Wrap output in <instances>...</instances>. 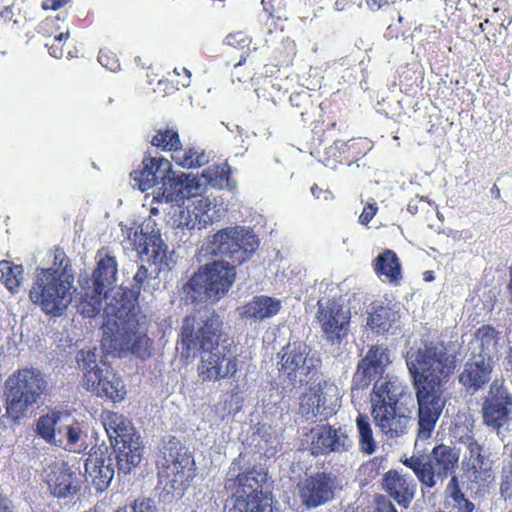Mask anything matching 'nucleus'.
Masks as SVG:
<instances>
[{"label": "nucleus", "instance_id": "f8f14e48", "mask_svg": "<svg viewBox=\"0 0 512 512\" xmlns=\"http://www.w3.org/2000/svg\"><path fill=\"white\" fill-rule=\"evenodd\" d=\"M483 423L499 430L511 420L512 392L504 379H495L482 403Z\"/></svg>", "mask_w": 512, "mask_h": 512}, {"label": "nucleus", "instance_id": "c756f323", "mask_svg": "<svg viewBox=\"0 0 512 512\" xmlns=\"http://www.w3.org/2000/svg\"><path fill=\"white\" fill-rule=\"evenodd\" d=\"M227 40L229 45L227 54L230 58L227 61V65H231L234 68L244 65L251 52L247 37L242 34L229 35Z\"/></svg>", "mask_w": 512, "mask_h": 512}, {"label": "nucleus", "instance_id": "dca6fc26", "mask_svg": "<svg viewBox=\"0 0 512 512\" xmlns=\"http://www.w3.org/2000/svg\"><path fill=\"white\" fill-rule=\"evenodd\" d=\"M308 451L313 456L327 455L332 452L342 453L349 449L351 442L345 431L331 425H317L311 428Z\"/></svg>", "mask_w": 512, "mask_h": 512}, {"label": "nucleus", "instance_id": "69168bd1", "mask_svg": "<svg viewBox=\"0 0 512 512\" xmlns=\"http://www.w3.org/2000/svg\"><path fill=\"white\" fill-rule=\"evenodd\" d=\"M366 4L371 10H379L388 4V0H366Z\"/></svg>", "mask_w": 512, "mask_h": 512}, {"label": "nucleus", "instance_id": "e2e57ef3", "mask_svg": "<svg viewBox=\"0 0 512 512\" xmlns=\"http://www.w3.org/2000/svg\"><path fill=\"white\" fill-rule=\"evenodd\" d=\"M311 193L316 199L329 200L332 198L331 191L322 189L316 184L311 187Z\"/></svg>", "mask_w": 512, "mask_h": 512}, {"label": "nucleus", "instance_id": "49530a36", "mask_svg": "<svg viewBox=\"0 0 512 512\" xmlns=\"http://www.w3.org/2000/svg\"><path fill=\"white\" fill-rule=\"evenodd\" d=\"M83 371V384L85 388L95 393L105 379L103 370L99 366H96V368H89Z\"/></svg>", "mask_w": 512, "mask_h": 512}, {"label": "nucleus", "instance_id": "7ed1b4c3", "mask_svg": "<svg viewBox=\"0 0 512 512\" xmlns=\"http://www.w3.org/2000/svg\"><path fill=\"white\" fill-rule=\"evenodd\" d=\"M259 238L243 226L218 230L207 240V249L223 260L202 266L183 286L192 303L206 300L217 301L231 288L236 278V267L247 262L256 252Z\"/></svg>", "mask_w": 512, "mask_h": 512}, {"label": "nucleus", "instance_id": "c9c22d12", "mask_svg": "<svg viewBox=\"0 0 512 512\" xmlns=\"http://www.w3.org/2000/svg\"><path fill=\"white\" fill-rule=\"evenodd\" d=\"M464 477L468 482L480 487L493 480V473L487 462H466L464 464Z\"/></svg>", "mask_w": 512, "mask_h": 512}, {"label": "nucleus", "instance_id": "bf43d9fd", "mask_svg": "<svg viewBox=\"0 0 512 512\" xmlns=\"http://www.w3.org/2000/svg\"><path fill=\"white\" fill-rule=\"evenodd\" d=\"M54 265L57 266L56 269L59 271H63L65 273L67 267L69 266V260L66 258V255L63 251H57L54 255Z\"/></svg>", "mask_w": 512, "mask_h": 512}, {"label": "nucleus", "instance_id": "473e14b6", "mask_svg": "<svg viewBox=\"0 0 512 512\" xmlns=\"http://www.w3.org/2000/svg\"><path fill=\"white\" fill-rule=\"evenodd\" d=\"M475 340L480 347L478 355L487 356L493 361V355L498 351L499 332L491 325H482L475 332Z\"/></svg>", "mask_w": 512, "mask_h": 512}, {"label": "nucleus", "instance_id": "cd10ccee", "mask_svg": "<svg viewBox=\"0 0 512 512\" xmlns=\"http://www.w3.org/2000/svg\"><path fill=\"white\" fill-rule=\"evenodd\" d=\"M375 273L394 284L398 285L402 280V267L397 254L391 249H385L373 262Z\"/></svg>", "mask_w": 512, "mask_h": 512}, {"label": "nucleus", "instance_id": "8fccbe9b", "mask_svg": "<svg viewBox=\"0 0 512 512\" xmlns=\"http://www.w3.org/2000/svg\"><path fill=\"white\" fill-rule=\"evenodd\" d=\"M55 421L49 416H41L36 424L38 434L48 442L55 437Z\"/></svg>", "mask_w": 512, "mask_h": 512}, {"label": "nucleus", "instance_id": "f704fd0d", "mask_svg": "<svg viewBox=\"0 0 512 512\" xmlns=\"http://www.w3.org/2000/svg\"><path fill=\"white\" fill-rule=\"evenodd\" d=\"M446 500H451L458 512H473L475 505L465 497L459 484L458 477L453 475L445 489Z\"/></svg>", "mask_w": 512, "mask_h": 512}, {"label": "nucleus", "instance_id": "de8ad7c7", "mask_svg": "<svg viewBox=\"0 0 512 512\" xmlns=\"http://www.w3.org/2000/svg\"><path fill=\"white\" fill-rule=\"evenodd\" d=\"M460 441L469 451V458L467 462H486L485 456L483 455V447L473 436L466 435L465 437H461Z\"/></svg>", "mask_w": 512, "mask_h": 512}, {"label": "nucleus", "instance_id": "b1692460", "mask_svg": "<svg viewBox=\"0 0 512 512\" xmlns=\"http://www.w3.org/2000/svg\"><path fill=\"white\" fill-rule=\"evenodd\" d=\"M493 361L487 356L475 355L468 360L459 375V382L466 388L477 391L489 382Z\"/></svg>", "mask_w": 512, "mask_h": 512}, {"label": "nucleus", "instance_id": "6e6d98bb", "mask_svg": "<svg viewBox=\"0 0 512 512\" xmlns=\"http://www.w3.org/2000/svg\"><path fill=\"white\" fill-rule=\"evenodd\" d=\"M378 207L376 203H369L364 206L362 213L359 216V222L363 225H367L376 215Z\"/></svg>", "mask_w": 512, "mask_h": 512}, {"label": "nucleus", "instance_id": "a211bd4d", "mask_svg": "<svg viewBox=\"0 0 512 512\" xmlns=\"http://www.w3.org/2000/svg\"><path fill=\"white\" fill-rule=\"evenodd\" d=\"M85 476L97 492L105 491L113 477L114 467L110 457L100 448H92L85 460Z\"/></svg>", "mask_w": 512, "mask_h": 512}, {"label": "nucleus", "instance_id": "9b49d317", "mask_svg": "<svg viewBox=\"0 0 512 512\" xmlns=\"http://www.w3.org/2000/svg\"><path fill=\"white\" fill-rule=\"evenodd\" d=\"M268 479L267 470L260 465L241 471L239 462L234 460L226 474L225 488L233 491V498L265 501Z\"/></svg>", "mask_w": 512, "mask_h": 512}, {"label": "nucleus", "instance_id": "2eb2a0df", "mask_svg": "<svg viewBox=\"0 0 512 512\" xmlns=\"http://www.w3.org/2000/svg\"><path fill=\"white\" fill-rule=\"evenodd\" d=\"M311 347L301 340L289 342L281 350L280 370L291 380L308 376L320 366V359L309 357Z\"/></svg>", "mask_w": 512, "mask_h": 512}, {"label": "nucleus", "instance_id": "9d476101", "mask_svg": "<svg viewBox=\"0 0 512 512\" xmlns=\"http://www.w3.org/2000/svg\"><path fill=\"white\" fill-rule=\"evenodd\" d=\"M117 262L115 257L105 255L98 260L92 277H86L81 283L82 294L77 309L84 317L96 316L102 308V300L115 281Z\"/></svg>", "mask_w": 512, "mask_h": 512}, {"label": "nucleus", "instance_id": "e433bc0d", "mask_svg": "<svg viewBox=\"0 0 512 512\" xmlns=\"http://www.w3.org/2000/svg\"><path fill=\"white\" fill-rule=\"evenodd\" d=\"M38 33L52 39L70 36L68 23L65 18H61L59 15L50 16L41 21Z\"/></svg>", "mask_w": 512, "mask_h": 512}, {"label": "nucleus", "instance_id": "f3484780", "mask_svg": "<svg viewBox=\"0 0 512 512\" xmlns=\"http://www.w3.org/2000/svg\"><path fill=\"white\" fill-rule=\"evenodd\" d=\"M168 174H172V165L164 157L145 156L141 165L130 173L135 186L142 192L162 184Z\"/></svg>", "mask_w": 512, "mask_h": 512}, {"label": "nucleus", "instance_id": "aec40b11", "mask_svg": "<svg viewBox=\"0 0 512 512\" xmlns=\"http://www.w3.org/2000/svg\"><path fill=\"white\" fill-rule=\"evenodd\" d=\"M133 244L141 260L154 264L158 271L163 265H167V246L162 241L160 234L135 232Z\"/></svg>", "mask_w": 512, "mask_h": 512}, {"label": "nucleus", "instance_id": "603ef678", "mask_svg": "<svg viewBox=\"0 0 512 512\" xmlns=\"http://www.w3.org/2000/svg\"><path fill=\"white\" fill-rule=\"evenodd\" d=\"M98 61L103 67L111 71L116 70L119 66L116 55L107 49H101L99 51Z\"/></svg>", "mask_w": 512, "mask_h": 512}, {"label": "nucleus", "instance_id": "ea45409f", "mask_svg": "<svg viewBox=\"0 0 512 512\" xmlns=\"http://www.w3.org/2000/svg\"><path fill=\"white\" fill-rule=\"evenodd\" d=\"M289 100L291 105L298 109L303 122H307L317 111L312 95L307 91L294 92Z\"/></svg>", "mask_w": 512, "mask_h": 512}, {"label": "nucleus", "instance_id": "bb28decb", "mask_svg": "<svg viewBox=\"0 0 512 512\" xmlns=\"http://www.w3.org/2000/svg\"><path fill=\"white\" fill-rule=\"evenodd\" d=\"M116 451L117 467L119 472L130 473L142 459V444L140 436L122 441L120 444L113 445Z\"/></svg>", "mask_w": 512, "mask_h": 512}, {"label": "nucleus", "instance_id": "f03ea898", "mask_svg": "<svg viewBox=\"0 0 512 512\" xmlns=\"http://www.w3.org/2000/svg\"><path fill=\"white\" fill-rule=\"evenodd\" d=\"M407 367L418 405L417 438L428 440L446 405L445 386L456 370L457 357L444 341L426 340L407 360Z\"/></svg>", "mask_w": 512, "mask_h": 512}, {"label": "nucleus", "instance_id": "a878e982", "mask_svg": "<svg viewBox=\"0 0 512 512\" xmlns=\"http://www.w3.org/2000/svg\"><path fill=\"white\" fill-rule=\"evenodd\" d=\"M100 417L112 446L138 436V433L133 427L131 421L124 415L118 412L105 410L101 413Z\"/></svg>", "mask_w": 512, "mask_h": 512}, {"label": "nucleus", "instance_id": "20e7f679", "mask_svg": "<svg viewBox=\"0 0 512 512\" xmlns=\"http://www.w3.org/2000/svg\"><path fill=\"white\" fill-rule=\"evenodd\" d=\"M224 323L214 311L209 315H187L179 331L181 354L199 356L197 375L202 382H217L236 377L239 355L233 342L226 343Z\"/></svg>", "mask_w": 512, "mask_h": 512}, {"label": "nucleus", "instance_id": "39448f33", "mask_svg": "<svg viewBox=\"0 0 512 512\" xmlns=\"http://www.w3.org/2000/svg\"><path fill=\"white\" fill-rule=\"evenodd\" d=\"M73 283V275L59 269H39L30 288L29 298L45 314L59 317L72 302L76 290Z\"/></svg>", "mask_w": 512, "mask_h": 512}, {"label": "nucleus", "instance_id": "4be33fe9", "mask_svg": "<svg viewBox=\"0 0 512 512\" xmlns=\"http://www.w3.org/2000/svg\"><path fill=\"white\" fill-rule=\"evenodd\" d=\"M199 189L200 185L195 178L184 173L178 176L168 174L159 187V195L166 202H180L198 195Z\"/></svg>", "mask_w": 512, "mask_h": 512}, {"label": "nucleus", "instance_id": "a19ab883", "mask_svg": "<svg viewBox=\"0 0 512 512\" xmlns=\"http://www.w3.org/2000/svg\"><path fill=\"white\" fill-rule=\"evenodd\" d=\"M95 393L100 397H107L113 402H120L125 398L126 389L120 379L114 378L112 380H107L105 377L99 386V389H97Z\"/></svg>", "mask_w": 512, "mask_h": 512}, {"label": "nucleus", "instance_id": "0e129e2a", "mask_svg": "<svg viewBox=\"0 0 512 512\" xmlns=\"http://www.w3.org/2000/svg\"><path fill=\"white\" fill-rule=\"evenodd\" d=\"M174 73L177 75L185 74L186 79H184L181 82V85L183 87H188L190 85L191 72L189 70H187L185 67H180V68H175Z\"/></svg>", "mask_w": 512, "mask_h": 512}, {"label": "nucleus", "instance_id": "c03bdc74", "mask_svg": "<svg viewBox=\"0 0 512 512\" xmlns=\"http://www.w3.org/2000/svg\"><path fill=\"white\" fill-rule=\"evenodd\" d=\"M231 175V167L228 163L213 164L203 171L202 176L208 180L209 183L222 185L224 182L228 183Z\"/></svg>", "mask_w": 512, "mask_h": 512}, {"label": "nucleus", "instance_id": "774afa93", "mask_svg": "<svg viewBox=\"0 0 512 512\" xmlns=\"http://www.w3.org/2000/svg\"><path fill=\"white\" fill-rule=\"evenodd\" d=\"M434 273L433 271H425L423 273V279L426 281V282H430V281H433L434 280Z\"/></svg>", "mask_w": 512, "mask_h": 512}, {"label": "nucleus", "instance_id": "6ab92c4d", "mask_svg": "<svg viewBox=\"0 0 512 512\" xmlns=\"http://www.w3.org/2000/svg\"><path fill=\"white\" fill-rule=\"evenodd\" d=\"M382 488L399 506L408 508L415 497L417 484L410 476L391 469L382 478Z\"/></svg>", "mask_w": 512, "mask_h": 512}, {"label": "nucleus", "instance_id": "7c9ffc66", "mask_svg": "<svg viewBox=\"0 0 512 512\" xmlns=\"http://www.w3.org/2000/svg\"><path fill=\"white\" fill-rule=\"evenodd\" d=\"M395 322V312L389 306L377 305L372 307V312L367 318V325L376 334H384Z\"/></svg>", "mask_w": 512, "mask_h": 512}, {"label": "nucleus", "instance_id": "5701e85b", "mask_svg": "<svg viewBox=\"0 0 512 512\" xmlns=\"http://www.w3.org/2000/svg\"><path fill=\"white\" fill-rule=\"evenodd\" d=\"M46 482L52 494L59 498H66L79 490L77 474L64 461L49 467Z\"/></svg>", "mask_w": 512, "mask_h": 512}, {"label": "nucleus", "instance_id": "3c124183", "mask_svg": "<svg viewBox=\"0 0 512 512\" xmlns=\"http://www.w3.org/2000/svg\"><path fill=\"white\" fill-rule=\"evenodd\" d=\"M321 121L318 120L312 131L315 135H317L320 139L321 142H324L325 140H328L329 138H332L331 135H328L332 130H335L336 128V121L332 120V119H329L327 121V124L324 128V125H325V119H324V115H321Z\"/></svg>", "mask_w": 512, "mask_h": 512}, {"label": "nucleus", "instance_id": "c85d7f7f", "mask_svg": "<svg viewBox=\"0 0 512 512\" xmlns=\"http://www.w3.org/2000/svg\"><path fill=\"white\" fill-rule=\"evenodd\" d=\"M281 308V302L269 296H255L243 307L242 316L249 319L263 320L276 315Z\"/></svg>", "mask_w": 512, "mask_h": 512}, {"label": "nucleus", "instance_id": "2f4dec72", "mask_svg": "<svg viewBox=\"0 0 512 512\" xmlns=\"http://www.w3.org/2000/svg\"><path fill=\"white\" fill-rule=\"evenodd\" d=\"M172 160L187 169L199 168L209 162L208 155L203 150L194 147L182 148V145L172 154Z\"/></svg>", "mask_w": 512, "mask_h": 512}, {"label": "nucleus", "instance_id": "a18cd8bd", "mask_svg": "<svg viewBox=\"0 0 512 512\" xmlns=\"http://www.w3.org/2000/svg\"><path fill=\"white\" fill-rule=\"evenodd\" d=\"M228 512H271L266 501L233 498Z\"/></svg>", "mask_w": 512, "mask_h": 512}, {"label": "nucleus", "instance_id": "338daca9", "mask_svg": "<svg viewBox=\"0 0 512 512\" xmlns=\"http://www.w3.org/2000/svg\"><path fill=\"white\" fill-rule=\"evenodd\" d=\"M490 192H491V195L493 198L500 199V197H501L500 188L496 184L493 185Z\"/></svg>", "mask_w": 512, "mask_h": 512}, {"label": "nucleus", "instance_id": "5fc2aeb1", "mask_svg": "<svg viewBox=\"0 0 512 512\" xmlns=\"http://www.w3.org/2000/svg\"><path fill=\"white\" fill-rule=\"evenodd\" d=\"M68 38L69 37H60V39H52L50 44L47 43L46 46L48 47L49 54L57 59L64 57V44Z\"/></svg>", "mask_w": 512, "mask_h": 512}, {"label": "nucleus", "instance_id": "412c9836", "mask_svg": "<svg viewBox=\"0 0 512 512\" xmlns=\"http://www.w3.org/2000/svg\"><path fill=\"white\" fill-rule=\"evenodd\" d=\"M211 209V201L209 198L196 195L188 200L178 216V226L189 230H201L211 223V217L208 212Z\"/></svg>", "mask_w": 512, "mask_h": 512}, {"label": "nucleus", "instance_id": "58836bf2", "mask_svg": "<svg viewBox=\"0 0 512 512\" xmlns=\"http://www.w3.org/2000/svg\"><path fill=\"white\" fill-rule=\"evenodd\" d=\"M0 271L2 283L11 293H16L21 284L23 267L8 260H2L0 261Z\"/></svg>", "mask_w": 512, "mask_h": 512}, {"label": "nucleus", "instance_id": "423d86ee", "mask_svg": "<svg viewBox=\"0 0 512 512\" xmlns=\"http://www.w3.org/2000/svg\"><path fill=\"white\" fill-rule=\"evenodd\" d=\"M102 330L101 346L108 352L131 353L143 360L152 355L153 341L136 319L108 316Z\"/></svg>", "mask_w": 512, "mask_h": 512}, {"label": "nucleus", "instance_id": "09e8293b", "mask_svg": "<svg viewBox=\"0 0 512 512\" xmlns=\"http://www.w3.org/2000/svg\"><path fill=\"white\" fill-rule=\"evenodd\" d=\"M96 351L97 349L94 347L93 349H81L77 353V364L82 370L96 368V366H98Z\"/></svg>", "mask_w": 512, "mask_h": 512}, {"label": "nucleus", "instance_id": "79ce46f5", "mask_svg": "<svg viewBox=\"0 0 512 512\" xmlns=\"http://www.w3.org/2000/svg\"><path fill=\"white\" fill-rule=\"evenodd\" d=\"M0 19L4 23H12L16 27H21L28 21L22 5L15 1L0 10Z\"/></svg>", "mask_w": 512, "mask_h": 512}, {"label": "nucleus", "instance_id": "72a5a7b5", "mask_svg": "<svg viewBox=\"0 0 512 512\" xmlns=\"http://www.w3.org/2000/svg\"><path fill=\"white\" fill-rule=\"evenodd\" d=\"M150 142L152 146L172 154L181 146L178 131L169 127L157 129Z\"/></svg>", "mask_w": 512, "mask_h": 512}, {"label": "nucleus", "instance_id": "1a4fd4ad", "mask_svg": "<svg viewBox=\"0 0 512 512\" xmlns=\"http://www.w3.org/2000/svg\"><path fill=\"white\" fill-rule=\"evenodd\" d=\"M459 461V452L446 444L436 445L431 453L424 458L422 455H412L402 463L411 469L421 484V489H432L436 479L444 480L453 476Z\"/></svg>", "mask_w": 512, "mask_h": 512}, {"label": "nucleus", "instance_id": "6e6552de", "mask_svg": "<svg viewBox=\"0 0 512 512\" xmlns=\"http://www.w3.org/2000/svg\"><path fill=\"white\" fill-rule=\"evenodd\" d=\"M157 469L159 482L178 493L190 487L197 475L193 453L175 437L164 444Z\"/></svg>", "mask_w": 512, "mask_h": 512}, {"label": "nucleus", "instance_id": "680f3d73", "mask_svg": "<svg viewBox=\"0 0 512 512\" xmlns=\"http://www.w3.org/2000/svg\"><path fill=\"white\" fill-rule=\"evenodd\" d=\"M71 0H44L41 4L44 10H58L64 7Z\"/></svg>", "mask_w": 512, "mask_h": 512}, {"label": "nucleus", "instance_id": "052dcab7", "mask_svg": "<svg viewBox=\"0 0 512 512\" xmlns=\"http://www.w3.org/2000/svg\"><path fill=\"white\" fill-rule=\"evenodd\" d=\"M80 435L81 430L78 426H67L66 437L69 445H75L79 441Z\"/></svg>", "mask_w": 512, "mask_h": 512}, {"label": "nucleus", "instance_id": "4d7b16f0", "mask_svg": "<svg viewBox=\"0 0 512 512\" xmlns=\"http://www.w3.org/2000/svg\"><path fill=\"white\" fill-rule=\"evenodd\" d=\"M148 276H149V273H148V269L144 266V265H141L136 274L134 275V289L137 290V292L139 293L144 282L148 279Z\"/></svg>", "mask_w": 512, "mask_h": 512}, {"label": "nucleus", "instance_id": "f257e3e1", "mask_svg": "<svg viewBox=\"0 0 512 512\" xmlns=\"http://www.w3.org/2000/svg\"><path fill=\"white\" fill-rule=\"evenodd\" d=\"M391 363L386 345H371L357 363L351 391L367 390L373 383L370 394L371 414L383 434L388 438H396L408 432L411 416L406 409L398 406L406 393V385L397 376L385 373Z\"/></svg>", "mask_w": 512, "mask_h": 512}, {"label": "nucleus", "instance_id": "4c0bfd02", "mask_svg": "<svg viewBox=\"0 0 512 512\" xmlns=\"http://www.w3.org/2000/svg\"><path fill=\"white\" fill-rule=\"evenodd\" d=\"M356 426L359 433V445L362 452L371 455L376 450V441L373 437V431L369 417L366 414L359 413L356 418Z\"/></svg>", "mask_w": 512, "mask_h": 512}, {"label": "nucleus", "instance_id": "4468645a", "mask_svg": "<svg viewBox=\"0 0 512 512\" xmlns=\"http://www.w3.org/2000/svg\"><path fill=\"white\" fill-rule=\"evenodd\" d=\"M337 476L332 472L319 471L307 475L297 484L301 503L308 509L321 506L334 498Z\"/></svg>", "mask_w": 512, "mask_h": 512}, {"label": "nucleus", "instance_id": "ddd939ff", "mask_svg": "<svg viewBox=\"0 0 512 512\" xmlns=\"http://www.w3.org/2000/svg\"><path fill=\"white\" fill-rule=\"evenodd\" d=\"M316 319L325 340L331 345L341 344L350 332L351 313L334 299L318 302Z\"/></svg>", "mask_w": 512, "mask_h": 512}, {"label": "nucleus", "instance_id": "0eeeda50", "mask_svg": "<svg viewBox=\"0 0 512 512\" xmlns=\"http://www.w3.org/2000/svg\"><path fill=\"white\" fill-rule=\"evenodd\" d=\"M46 389L47 381L38 369L22 368L13 372L5 381L7 416L13 421L23 418Z\"/></svg>", "mask_w": 512, "mask_h": 512}, {"label": "nucleus", "instance_id": "13d9d810", "mask_svg": "<svg viewBox=\"0 0 512 512\" xmlns=\"http://www.w3.org/2000/svg\"><path fill=\"white\" fill-rule=\"evenodd\" d=\"M374 512H398L395 508L394 504L387 499L385 496L381 495L376 500V508Z\"/></svg>", "mask_w": 512, "mask_h": 512}, {"label": "nucleus", "instance_id": "37998d69", "mask_svg": "<svg viewBox=\"0 0 512 512\" xmlns=\"http://www.w3.org/2000/svg\"><path fill=\"white\" fill-rule=\"evenodd\" d=\"M355 145V140H349L347 142L341 140H335L332 145L327 148V154L330 158H333L338 163H350L353 160V156L350 155L349 151Z\"/></svg>", "mask_w": 512, "mask_h": 512}, {"label": "nucleus", "instance_id": "393cba45", "mask_svg": "<svg viewBox=\"0 0 512 512\" xmlns=\"http://www.w3.org/2000/svg\"><path fill=\"white\" fill-rule=\"evenodd\" d=\"M299 411L307 419L318 416L328 419L336 413V404L328 402L323 389L317 385L310 387L300 397Z\"/></svg>", "mask_w": 512, "mask_h": 512}, {"label": "nucleus", "instance_id": "864d4df0", "mask_svg": "<svg viewBox=\"0 0 512 512\" xmlns=\"http://www.w3.org/2000/svg\"><path fill=\"white\" fill-rule=\"evenodd\" d=\"M128 512H155V506L151 499H136L131 506H127Z\"/></svg>", "mask_w": 512, "mask_h": 512}]
</instances>
